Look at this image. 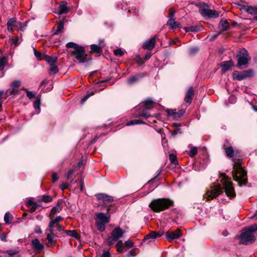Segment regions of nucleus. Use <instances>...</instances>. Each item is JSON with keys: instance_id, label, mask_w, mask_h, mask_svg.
I'll use <instances>...</instances> for the list:
<instances>
[{"instance_id": "nucleus-2", "label": "nucleus", "mask_w": 257, "mask_h": 257, "mask_svg": "<svg viewBox=\"0 0 257 257\" xmlns=\"http://www.w3.org/2000/svg\"><path fill=\"white\" fill-rule=\"evenodd\" d=\"M174 201L168 198H161L151 201L149 206L155 212H160L172 207Z\"/></svg>"}, {"instance_id": "nucleus-31", "label": "nucleus", "mask_w": 257, "mask_h": 257, "mask_svg": "<svg viewBox=\"0 0 257 257\" xmlns=\"http://www.w3.org/2000/svg\"><path fill=\"white\" fill-rule=\"evenodd\" d=\"M137 114L140 117L145 118H148L150 116L149 113L146 110H141V109L138 110Z\"/></svg>"}, {"instance_id": "nucleus-44", "label": "nucleus", "mask_w": 257, "mask_h": 257, "mask_svg": "<svg viewBox=\"0 0 257 257\" xmlns=\"http://www.w3.org/2000/svg\"><path fill=\"white\" fill-rule=\"evenodd\" d=\"M185 30L186 32H197L198 31V28L196 26H191L189 27L185 28Z\"/></svg>"}, {"instance_id": "nucleus-64", "label": "nucleus", "mask_w": 257, "mask_h": 257, "mask_svg": "<svg viewBox=\"0 0 257 257\" xmlns=\"http://www.w3.org/2000/svg\"><path fill=\"white\" fill-rule=\"evenodd\" d=\"M116 247H123L122 241L121 240H119L117 241L116 244Z\"/></svg>"}, {"instance_id": "nucleus-1", "label": "nucleus", "mask_w": 257, "mask_h": 257, "mask_svg": "<svg viewBox=\"0 0 257 257\" xmlns=\"http://www.w3.org/2000/svg\"><path fill=\"white\" fill-rule=\"evenodd\" d=\"M234 162L232 177L238 182L239 186L245 185L247 182V173L243 169L241 164L236 159H233Z\"/></svg>"}, {"instance_id": "nucleus-54", "label": "nucleus", "mask_w": 257, "mask_h": 257, "mask_svg": "<svg viewBox=\"0 0 257 257\" xmlns=\"http://www.w3.org/2000/svg\"><path fill=\"white\" fill-rule=\"evenodd\" d=\"M94 92H91L87 94L81 100L82 102H85L89 97L92 96L94 94Z\"/></svg>"}, {"instance_id": "nucleus-10", "label": "nucleus", "mask_w": 257, "mask_h": 257, "mask_svg": "<svg viewBox=\"0 0 257 257\" xmlns=\"http://www.w3.org/2000/svg\"><path fill=\"white\" fill-rule=\"evenodd\" d=\"M253 74V71L251 69L244 71L241 73L238 71H234L233 73V77L238 80H242L248 77H251Z\"/></svg>"}, {"instance_id": "nucleus-22", "label": "nucleus", "mask_w": 257, "mask_h": 257, "mask_svg": "<svg viewBox=\"0 0 257 257\" xmlns=\"http://www.w3.org/2000/svg\"><path fill=\"white\" fill-rule=\"evenodd\" d=\"M167 25L170 27V29H175L180 27V24L175 21V19H169L167 23Z\"/></svg>"}, {"instance_id": "nucleus-23", "label": "nucleus", "mask_w": 257, "mask_h": 257, "mask_svg": "<svg viewBox=\"0 0 257 257\" xmlns=\"http://www.w3.org/2000/svg\"><path fill=\"white\" fill-rule=\"evenodd\" d=\"M154 102L151 99H147L142 103V106L147 109H150L154 107Z\"/></svg>"}, {"instance_id": "nucleus-56", "label": "nucleus", "mask_w": 257, "mask_h": 257, "mask_svg": "<svg viewBox=\"0 0 257 257\" xmlns=\"http://www.w3.org/2000/svg\"><path fill=\"white\" fill-rule=\"evenodd\" d=\"M69 186V185L68 183H64L60 185V188L62 190H64L65 189L68 188Z\"/></svg>"}, {"instance_id": "nucleus-60", "label": "nucleus", "mask_w": 257, "mask_h": 257, "mask_svg": "<svg viewBox=\"0 0 257 257\" xmlns=\"http://www.w3.org/2000/svg\"><path fill=\"white\" fill-rule=\"evenodd\" d=\"M101 257H110V252L108 251H104Z\"/></svg>"}, {"instance_id": "nucleus-26", "label": "nucleus", "mask_w": 257, "mask_h": 257, "mask_svg": "<svg viewBox=\"0 0 257 257\" xmlns=\"http://www.w3.org/2000/svg\"><path fill=\"white\" fill-rule=\"evenodd\" d=\"M54 236L55 235L47 234V239L48 240V243L47 244V246L50 247L55 244V241L54 240Z\"/></svg>"}, {"instance_id": "nucleus-18", "label": "nucleus", "mask_w": 257, "mask_h": 257, "mask_svg": "<svg viewBox=\"0 0 257 257\" xmlns=\"http://www.w3.org/2000/svg\"><path fill=\"white\" fill-rule=\"evenodd\" d=\"M185 112V110L183 109H180L178 111H177L176 109H169L167 110L168 114L169 115L173 116L175 118H180L184 115Z\"/></svg>"}, {"instance_id": "nucleus-25", "label": "nucleus", "mask_w": 257, "mask_h": 257, "mask_svg": "<svg viewBox=\"0 0 257 257\" xmlns=\"http://www.w3.org/2000/svg\"><path fill=\"white\" fill-rule=\"evenodd\" d=\"M225 152L227 156L229 158H232L234 156V153H237V151L234 150L232 147H227L225 149Z\"/></svg>"}, {"instance_id": "nucleus-47", "label": "nucleus", "mask_w": 257, "mask_h": 257, "mask_svg": "<svg viewBox=\"0 0 257 257\" xmlns=\"http://www.w3.org/2000/svg\"><path fill=\"white\" fill-rule=\"evenodd\" d=\"M34 54L35 56L38 60H42L44 58V55H43V54L37 51L35 49H34Z\"/></svg>"}, {"instance_id": "nucleus-17", "label": "nucleus", "mask_w": 257, "mask_h": 257, "mask_svg": "<svg viewBox=\"0 0 257 257\" xmlns=\"http://www.w3.org/2000/svg\"><path fill=\"white\" fill-rule=\"evenodd\" d=\"M194 96V89L193 87H190L186 92V95L184 98V101L190 105L192 101Z\"/></svg>"}, {"instance_id": "nucleus-45", "label": "nucleus", "mask_w": 257, "mask_h": 257, "mask_svg": "<svg viewBox=\"0 0 257 257\" xmlns=\"http://www.w3.org/2000/svg\"><path fill=\"white\" fill-rule=\"evenodd\" d=\"M113 53L116 56L120 57L124 55V52L121 49L114 50Z\"/></svg>"}, {"instance_id": "nucleus-14", "label": "nucleus", "mask_w": 257, "mask_h": 257, "mask_svg": "<svg viewBox=\"0 0 257 257\" xmlns=\"http://www.w3.org/2000/svg\"><path fill=\"white\" fill-rule=\"evenodd\" d=\"M31 245L35 251L37 252H40L44 248V245L41 243L37 238L32 240Z\"/></svg>"}, {"instance_id": "nucleus-5", "label": "nucleus", "mask_w": 257, "mask_h": 257, "mask_svg": "<svg viewBox=\"0 0 257 257\" xmlns=\"http://www.w3.org/2000/svg\"><path fill=\"white\" fill-rule=\"evenodd\" d=\"M220 177L226 195L230 198L235 197L236 194L233 187V183L231 181V178L226 176L225 174H222Z\"/></svg>"}, {"instance_id": "nucleus-4", "label": "nucleus", "mask_w": 257, "mask_h": 257, "mask_svg": "<svg viewBox=\"0 0 257 257\" xmlns=\"http://www.w3.org/2000/svg\"><path fill=\"white\" fill-rule=\"evenodd\" d=\"M111 205L107 206L106 213H95V219L96 220V226L98 230L102 232L105 229V224L109 223L110 218V211Z\"/></svg>"}, {"instance_id": "nucleus-34", "label": "nucleus", "mask_w": 257, "mask_h": 257, "mask_svg": "<svg viewBox=\"0 0 257 257\" xmlns=\"http://www.w3.org/2000/svg\"><path fill=\"white\" fill-rule=\"evenodd\" d=\"M12 219V216L10 212H6L4 216V220L6 224H9Z\"/></svg>"}, {"instance_id": "nucleus-40", "label": "nucleus", "mask_w": 257, "mask_h": 257, "mask_svg": "<svg viewBox=\"0 0 257 257\" xmlns=\"http://www.w3.org/2000/svg\"><path fill=\"white\" fill-rule=\"evenodd\" d=\"M169 160L172 164L176 165L178 163L176 156L173 154H171L169 156Z\"/></svg>"}, {"instance_id": "nucleus-63", "label": "nucleus", "mask_w": 257, "mask_h": 257, "mask_svg": "<svg viewBox=\"0 0 257 257\" xmlns=\"http://www.w3.org/2000/svg\"><path fill=\"white\" fill-rule=\"evenodd\" d=\"M248 7L249 6H246L243 5H239V9L241 10H243V11H244L245 12H246V10L247 9V8H248Z\"/></svg>"}, {"instance_id": "nucleus-57", "label": "nucleus", "mask_w": 257, "mask_h": 257, "mask_svg": "<svg viewBox=\"0 0 257 257\" xmlns=\"http://www.w3.org/2000/svg\"><path fill=\"white\" fill-rule=\"evenodd\" d=\"M34 231L36 233H41L42 230L41 227L39 225H36L34 228Z\"/></svg>"}, {"instance_id": "nucleus-42", "label": "nucleus", "mask_w": 257, "mask_h": 257, "mask_svg": "<svg viewBox=\"0 0 257 257\" xmlns=\"http://www.w3.org/2000/svg\"><path fill=\"white\" fill-rule=\"evenodd\" d=\"M41 200L45 203H49L52 201V198L50 195H44L42 196Z\"/></svg>"}, {"instance_id": "nucleus-62", "label": "nucleus", "mask_w": 257, "mask_h": 257, "mask_svg": "<svg viewBox=\"0 0 257 257\" xmlns=\"http://www.w3.org/2000/svg\"><path fill=\"white\" fill-rule=\"evenodd\" d=\"M58 179L57 174L56 173H53L52 174V181L53 182H56Z\"/></svg>"}, {"instance_id": "nucleus-3", "label": "nucleus", "mask_w": 257, "mask_h": 257, "mask_svg": "<svg viewBox=\"0 0 257 257\" xmlns=\"http://www.w3.org/2000/svg\"><path fill=\"white\" fill-rule=\"evenodd\" d=\"M256 230L257 225L255 224L245 227L239 237L240 243L243 244L253 243L255 240V237L253 233Z\"/></svg>"}, {"instance_id": "nucleus-8", "label": "nucleus", "mask_w": 257, "mask_h": 257, "mask_svg": "<svg viewBox=\"0 0 257 257\" xmlns=\"http://www.w3.org/2000/svg\"><path fill=\"white\" fill-rule=\"evenodd\" d=\"M236 57L237 58V66L239 67L246 65L250 60L248 53L245 49H240Z\"/></svg>"}, {"instance_id": "nucleus-49", "label": "nucleus", "mask_w": 257, "mask_h": 257, "mask_svg": "<svg viewBox=\"0 0 257 257\" xmlns=\"http://www.w3.org/2000/svg\"><path fill=\"white\" fill-rule=\"evenodd\" d=\"M21 85V81L20 80H15L11 84V86L12 87H19Z\"/></svg>"}, {"instance_id": "nucleus-46", "label": "nucleus", "mask_w": 257, "mask_h": 257, "mask_svg": "<svg viewBox=\"0 0 257 257\" xmlns=\"http://www.w3.org/2000/svg\"><path fill=\"white\" fill-rule=\"evenodd\" d=\"M79 46V45L73 42H69L66 44L67 48H73V50H76Z\"/></svg>"}, {"instance_id": "nucleus-35", "label": "nucleus", "mask_w": 257, "mask_h": 257, "mask_svg": "<svg viewBox=\"0 0 257 257\" xmlns=\"http://www.w3.org/2000/svg\"><path fill=\"white\" fill-rule=\"evenodd\" d=\"M157 237V232L152 231L149 234L146 235L144 237V240H147L150 238L155 239Z\"/></svg>"}, {"instance_id": "nucleus-28", "label": "nucleus", "mask_w": 257, "mask_h": 257, "mask_svg": "<svg viewBox=\"0 0 257 257\" xmlns=\"http://www.w3.org/2000/svg\"><path fill=\"white\" fill-rule=\"evenodd\" d=\"M44 59L50 64V65L56 64L57 60V57H52L48 55H44Z\"/></svg>"}, {"instance_id": "nucleus-9", "label": "nucleus", "mask_w": 257, "mask_h": 257, "mask_svg": "<svg viewBox=\"0 0 257 257\" xmlns=\"http://www.w3.org/2000/svg\"><path fill=\"white\" fill-rule=\"evenodd\" d=\"M222 193V189L219 185H214L211 187L204 195V197L208 201L213 199Z\"/></svg>"}, {"instance_id": "nucleus-50", "label": "nucleus", "mask_w": 257, "mask_h": 257, "mask_svg": "<svg viewBox=\"0 0 257 257\" xmlns=\"http://www.w3.org/2000/svg\"><path fill=\"white\" fill-rule=\"evenodd\" d=\"M175 13V10L174 8H171L169 9V19H173L174 14Z\"/></svg>"}, {"instance_id": "nucleus-16", "label": "nucleus", "mask_w": 257, "mask_h": 257, "mask_svg": "<svg viewBox=\"0 0 257 257\" xmlns=\"http://www.w3.org/2000/svg\"><path fill=\"white\" fill-rule=\"evenodd\" d=\"M145 76L143 73H139L135 75L132 76L126 80V82L128 84L132 85L138 82Z\"/></svg>"}, {"instance_id": "nucleus-38", "label": "nucleus", "mask_w": 257, "mask_h": 257, "mask_svg": "<svg viewBox=\"0 0 257 257\" xmlns=\"http://www.w3.org/2000/svg\"><path fill=\"white\" fill-rule=\"evenodd\" d=\"M246 12L252 15L257 14V7L249 6L246 10Z\"/></svg>"}, {"instance_id": "nucleus-27", "label": "nucleus", "mask_w": 257, "mask_h": 257, "mask_svg": "<svg viewBox=\"0 0 257 257\" xmlns=\"http://www.w3.org/2000/svg\"><path fill=\"white\" fill-rule=\"evenodd\" d=\"M69 11V9L67 7L66 3L60 5L59 8L58 13L59 15L66 14Z\"/></svg>"}, {"instance_id": "nucleus-58", "label": "nucleus", "mask_w": 257, "mask_h": 257, "mask_svg": "<svg viewBox=\"0 0 257 257\" xmlns=\"http://www.w3.org/2000/svg\"><path fill=\"white\" fill-rule=\"evenodd\" d=\"M74 171V170L73 169H71L69 170V171L68 172V173L67 174V176H66L67 179H69L71 177V176L72 175V174L73 173Z\"/></svg>"}, {"instance_id": "nucleus-33", "label": "nucleus", "mask_w": 257, "mask_h": 257, "mask_svg": "<svg viewBox=\"0 0 257 257\" xmlns=\"http://www.w3.org/2000/svg\"><path fill=\"white\" fill-rule=\"evenodd\" d=\"M65 232L68 235L71 237L76 239L79 238V235L75 230H65Z\"/></svg>"}, {"instance_id": "nucleus-36", "label": "nucleus", "mask_w": 257, "mask_h": 257, "mask_svg": "<svg viewBox=\"0 0 257 257\" xmlns=\"http://www.w3.org/2000/svg\"><path fill=\"white\" fill-rule=\"evenodd\" d=\"M197 153H198L197 148L196 147H192L190 149V150L189 152L188 155L190 157H193L196 155H197Z\"/></svg>"}, {"instance_id": "nucleus-59", "label": "nucleus", "mask_w": 257, "mask_h": 257, "mask_svg": "<svg viewBox=\"0 0 257 257\" xmlns=\"http://www.w3.org/2000/svg\"><path fill=\"white\" fill-rule=\"evenodd\" d=\"M198 51V49L196 48V47H194V48H192L190 49V53L191 54H194L195 53H196Z\"/></svg>"}, {"instance_id": "nucleus-43", "label": "nucleus", "mask_w": 257, "mask_h": 257, "mask_svg": "<svg viewBox=\"0 0 257 257\" xmlns=\"http://www.w3.org/2000/svg\"><path fill=\"white\" fill-rule=\"evenodd\" d=\"M23 89L26 92L27 96L29 99H32L36 97L35 93H34L32 91H28L26 88H23Z\"/></svg>"}, {"instance_id": "nucleus-29", "label": "nucleus", "mask_w": 257, "mask_h": 257, "mask_svg": "<svg viewBox=\"0 0 257 257\" xmlns=\"http://www.w3.org/2000/svg\"><path fill=\"white\" fill-rule=\"evenodd\" d=\"M90 48L91 52L96 53V54H98L99 55H100V54L102 52L101 48L97 45H91Z\"/></svg>"}, {"instance_id": "nucleus-7", "label": "nucleus", "mask_w": 257, "mask_h": 257, "mask_svg": "<svg viewBox=\"0 0 257 257\" xmlns=\"http://www.w3.org/2000/svg\"><path fill=\"white\" fill-rule=\"evenodd\" d=\"M199 12L203 17L209 18H217L219 16L217 11L209 9L208 6L205 4L200 7Z\"/></svg>"}, {"instance_id": "nucleus-19", "label": "nucleus", "mask_w": 257, "mask_h": 257, "mask_svg": "<svg viewBox=\"0 0 257 257\" xmlns=\"http://www.w3.org/2000/svg\"><path fill=\"white\" fill-rule=\"evenodd\" d=\"M229 27V23L226 20H221L218 25L220 32L226 31Z\"/></svg>"}, {"instance_id": "nucleus-21", "label": "nucleus", "mask_w": 257, "mask_h": 257, "mask_svg": "<svg viewBox=\"0 0 257 257\" xmlns=\"http://www.w3.org/2000/svg\"><path fill=\"white\" fill-rule=\"evenodd\" d=\"M232 66L233 62L231 60L224 61L221 64V67L224 71L230 70Z\"/></svg>"}, {"instance_id": "nucleus-30", "label": "nucleus", "mask_w": 257, "mask_h": 257, "mask_svg": "<svg viewBox=\"0 0 257 257\" xmlns=\"http://www.w3.org/2000/svg\"><path fill=\"white\" fill-rule=\"evenodd\" d=\"M64 23L63 21H61L57 24V30L54 33V35H59L62 32V30L64 29Z\"/></svg>"}, {"instance_id": "nucleus-32", "label": "nucleus", "mask_w": 257, "mask_h": 257, "mask_svg": "<svg viewBox=\"0 0 257 257\" xmlns=\"http://www.w3.org/2000/svg\"><path fill=\"white\" fill-rule=\"evenodd\" d=\"M63 218L60 216L56 217L55 219L51 220L49 224V227H53L54 225L62 220Z\"/></svg>"}, {"instance_id": "nucleus-13", "label": "nucleus", "mask_w": 257, "mask_h": 257, "mask_svg": "<svg viewBox=\"0 0 257 257\" xmlns=\"http://www.w3.org/2000/svg\"><path fill=\"white\" fill-rule=\"evenodd\" d=\"M123 234V231L120 227H116L111 233V239L117 240L122 236Z\"/></svg>"}, {"instance_id": "nucleus-15", "label": "nucleus", "mask_w": 257, "mask_h": 257, "mask_svg": "<svg viewBox=\"0 0 257 257\" xmlns=\"http://www.w3.org/2000/svg\"><path fill=\"white\" fill-rule=\"evenodd\" d=\"M156 40V36H155L150 40L146 41L143 45V48L144 49L152 50L155 45Z\"/></svg>"}, {"instance_id": "nucleus-24", "label": "nucleus", "mask_w": 257, "mask_h": 257, "mask_svg": "<svg viewBox=\"0 0 257 257\" xmlns=\"http://www.w3.org/2000/svg\"><path fill=\"white\" fill-rule=\"evenodd\" d=\"M16 23V19L13 18L10 19L7 23V29L9 31L13 32L14 27Z\"/></svg>"}, {"instance_id": "nucleus-20", "label": "nucleus", "mask_w": 257, "mask_h": 257, "mask_svg": "<svg viewBox=\"0 0 257 257\" xmlns=\"http://www.w3.org/2000/svg\"><path fill=\"white\" fill-rule=\"evenodd\" d=\"M62 200H59L57 202V205L53 207L51 211L52 214H55L56 213L59 212L62 209Z\"/></svg>"}, {"instance_id": "nucleus-39", "label": "nucleus", "mask_w": 257, "mask_h": 257, "mask_svg": "<svg viewBox=\"0 0 257 257\" xmlns=\"http://www.w3.org/2000/svg\"><path fill=\"white\" fill-rule=\"evenodd\" d=\"M50 68L49 69L50 74H56L58 72V67L56 65V64L50 65Z\"/></svg>"}, {"instance_id": "nucleus-11", "label": "nucleus", "mask_w": 257, "mask_h": 257, "mask_svg": "<svg viewBox=\"0 0 257 257\" xmlns=\"http://www.w3.org/2000/svg\"><path fill=\"white\" fill-rule=\"evenodd\" d=\"M182 235L180 229H177L174 231H167L166 234V238L169 241H172L173 240L178 239Z\"/></svg>"}, {"instance_id": "nucleus-51", "label": "nucleus", "mask_w": 257, "mask_h": 257, "mask_svg": "<svg viewBox=\"0 0 257 257\" xmlns=\"http://www.w3.org/2000/svg\"><path fill=\"white\" fill-rule=\"evenodd\" d=\"M134 243L130 240H128L124 242V247L130 248L132 247Z\"/></svg>"}, {"instance_id": "nucleus-61", "label": "nucleus", "mask_w": 257, "mask_h": 257, "mask_svg": "<svg viewBox=\"0 0 257 257\" xmlns=\"http://www.w3.org/2000/svg\"><path fill=\"white\" fill-rule=\"evenodd\" d=\"M37 206L36 204H34L29 209V212L30 213H32L34 212L37 209Z\"/></svg>"}, {"instance_id": "nucleus-55", "label": "nucleus", "mask_w": 257, "mask_h": 257, "mask_svg": "<svg viewBox=\"0 0 257 257\" xmlns=\"http://www.w3.org/2000/svg\"><path fill=\"white\" fill-rule=\"evenodd\" d=\"M7 252L9 255V257H13V255L17 254L19 251H12V250H8Z\"/></svg>"}, {"instance_id": "nucleus-37", "label": "nucleus", "mask_w": 257, "mask_h": 257, "mask_svg": "<svg viewBox=\"0 0 257 257\" xmlns=\"http://www.w3.org/2000/svg\"><path fill=\"white\" fill-rule=\"evenodd\" d=\"M145 122L143 120L134 119L131 120L126 123V125L130 126L132 125L138 124H144Z\"/></svg>"}, {"instance_id": "nucleus-52", "label": "nucleus", "mask_w": 257, "mask_h": 257, "mask_svg": "<svg viewBox=\"0 0 257 257\" xmlns=\"http://www.w3.org/2000/svg\"><path fill=\"white\" fill-rule=\"evenodd\" d=\"M137 255V252L135 249H132L129 251L126 257L135 256Z\"/></svg>"}, {"instance_id": "nucleus-53", "label": "nucleus", "mask_w": 257, "mask_h": 257, "mask_svg": "<svg viewBox=\"0 0 257 257\" xmlns=\"http://www.w3.org/2000/svg\"><path fill=\"white\" fill-rule=\"evenodd\" d=\"M34 107L35 109H39L40 105V100H36L33 103Z\"/></svg>"}, {"instance_id": "nucleus-41", "label": "nucleus", "mask_w": 257, "mask_h": 257, "mask_svg": "<svg viewBox=\"0 0 257 257\" xmlns=\"http://www.w3.org/2000/svg\"><path fill=\"white\" fill-rule=\"evenodd\" d=\"M7 59L6 57H3L0 59V71L3 70L6 63Z\"/></svg>"}, {"instance_id": "nucleus-12", "label": "nucleus", "mask_w": 257, "mask_h": 257, "mask_svg": "<svg viewBox=\"0 0 257 257\" xmlns=\"http://www.w3.org/2000/svg\"><path fill=\"white\" fill-rule=\"evenodd\" d=\"M97 199L102 202H111L114 201L113 197L105 193H98L95 195Z\"/></svg>"}, {"instance_id": "nucleus-6", "label": "nucleus", "mask_w": 257, "mask_h": 257, "mask_svg": "<svg viewBox=\"0 0 257 257\" xmlns=\"http://www.w3.org/2000/svg\"><path fill=\"white\" fill-rule=\"evenodd\" d=\"M70 53L71 56H73L79 63H84L88 61L84 48L81 46L78 47L76 50L71 51Z\"/></svg>"}, {"instance_id": "nucleus-48", "label": "nucleus", "mask_w": 257, "mask_h": 257, "mask_svg": "<svg viewBox=\"0 0 257 257\" xmlns=\"http://www.w3.org/2000/svg\"><path fill=\"white\" fill-rule=\"evenodd\" d=\"M7 92L9 93L10 95H18L20 92V91L18 89H16L15 88H13L12 90H8L7 91Z\"/></svg>"}]
</instances>
